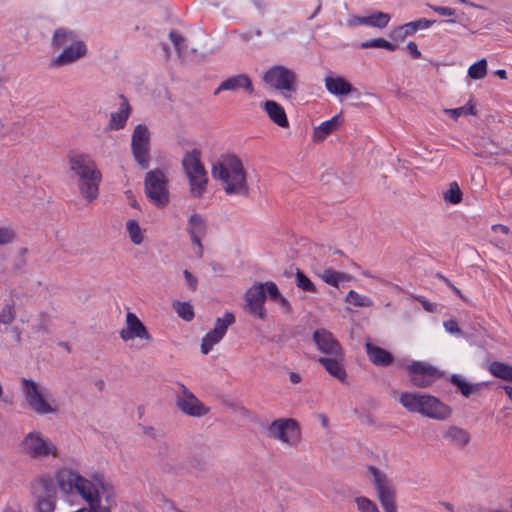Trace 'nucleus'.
Returning a JSON list of instances; mask_svg holds the SVG:
<instances>
[{
    "instance_id": "nucleus-23",
    "label": "nucleus",
    "mask_w": 512,
    "mask_h": 512,
    "mask_svg": "<svg viewBox=\"0 0 512 512\" xmlns=\"http://www.w3.org/2000/svg\"><path fill=\"white\" fill-rule=\"evenodd\" d=\"M324 83L326 90L334 96H346L355 91L352 84L342 76H326Z\"/></svg>"
},
{
    "instance_id": "nucleus-31",
    "label": "nucleus",
    "mask_w": 512,
    "mask_h": 512,
    "mask_svg": "<svg viewBox=\"0 0 512 512\" xmlns=\"http://www.w3.org/2000/svg\"><path fill=\"white\" fill-rule=\"evenodd\" d=\"M488 371L496 378L512 382V366L509 364L493 361L489 364Z\"/></svg>"
},
{
    "instance_id": "nucleus-49",
    "label": "nucleus",
    "mask_w": 512,
    "mask_h": 512,
    "mask_svg": "<svg viewBox=\"0 0 512 512\" xmlns=\"http://www.w3.org/2000/svg\"><path fill=\"white\" fill-rule=\"evenodd\" d=\"M15 319V309L13 304H6L0 311V323L11 324Z\"/></svg>"
},
{
    "instance_id": "nucleus-39",
    "label": "nucleus",
    "mask_w": 512,
    "mask_h": 512,
    "mask_svg": "<svg viewBox=\"0 0 512 512\" xmlns=\"http://www.w3.org/2000/svg\"><path fill=\"white\" fill-rule=\"evenodd\" d=\"M468 76L473 80H481L487 75V61L481 59L468 68Z\"/></svg>"
},
{
    "instance_id": "nucleus-22",
    "label": "nucleus",
    "mask_w": 512,
    "mask_h": 512,
    "mask_svg": "<svg viewBox=\"0 0 512 512\" xmlns=\"http://www.w3.org/2000/svg\"><path fill=\"white\" fill-rule=\"evenodd\" d=\"M344 353L341 356H326L320 357L319 363L323 365L326 371L340 382H345L347 374L343 366Z\"/></svg>"
},
{
    "instance_id": "nucleus-54",
    "label": "nucleus",
    "mask_w": 512,
    "mask_h": 512,
    "mask_svg": "<svg viewBox=\"0 0 512 512\" xmlns=\"http://www.w3.org/2000/svg\"><path fill=\"white\" fill-rule=\"evenodd\" d=\"M407 51L414 59H420L422 54L420 50L418 49V46L415 42L410 41L406 45Z\"/></svg>"
},
{
    "instance_id": "nucleus-63",
    "label": "nucleus",
    "mask_w": 512,
    "mask_h": 512,
    "mask_svg": "<svg viewBox=\"0 0 512 512\" xmlns=\"http://www.w3.org/2000/svg\"><path fill=\"white\" fill-rule=\"evenodd\" d=\"M495 74L500 78V79H507V72L504 70V69H499L495 72Z\"/></svg>"
},
{
    "instance_id": "nucleus-28",
    "label": "nucleus",
    "mask_w": 512,
    "mask_h": 512,
    "mask_svg": "<svg viewBox=\"0 0 512 512\" xmlns=\"http://www.w3.org/2000/svg\"><path fill=\"white\" fill-rule=\"evenodd\" d=\"M81 496L89 504V507L85 508L86 512H111L110 508L101 506L99 491L94 486L88 488Z\"/></svg>"
},
{
    "instance_id": "nucleus-11",
    "label": "nucleus",
    "mask_w": 512,
    "mask_h": 512,
    "mask_svg": "<svg viewBox=\"0 0 512 512\" xmlns=\"http://www.w3.org/2000/svg\"><path fill=\"white\" fill-rule=\"evenodd\" d=\"M180 388L176 395V405L185 415L191 417H203L207 415L210 408L203 404L184 384L178 383Z\"/></svg>"
},
{
    "instance_id": "nucleus-9",
    "label": "nucleus",
    "mask_w": 512,
    "mask_h": 512,
    "mask_svg": "<svg viewBox=\"0 0 512 512\" xmlns=\"http://www.w3.org/2000/svg\"><path fill=\"white\" fill-rule=\"evenodd\" d=\"M21 383L24 397L31 410L40 415L56 412V409L47 401L45 394L36 382L23 378Z\"/></svg>"
},
{
    "instance_id": "nucleus-52",
    "label": "nucleus",
    "mask_w": 512,
    "mask_h": 512,
    "mask_svg": "<svg viewBox=\"0 0 512 512\" xmlns=\"http://www.w3.org/2000/svg\"><path fill=\"white\" fill-rule=\"evenodd\" d=\"M443 325H444V328L446 329V331L451 334H456V333L460 334L461 333L458 323L453 319L445 321Z\"/></svg>"
},
{
    "instance_id": "nucleus-37",
    "label": "nucleus",
    "mask_w": 512,
    "mask_h": 512,
    "mask_svg": "<svg viewBox=\"0 0 512 512\" xmlns=\"http://www.w3.org/2000/svg\"><path fill=\"white\" fill-rule=\"evenodd\" d=\"M435 23V20H428L425 18H421L415 21H411L403 25L402 29L404 30V35H412L418 30L428 29Z\"/></svg>"
},
{
    "instance_id": "nucleus-30",
    "label": "nucleus",
    "mask_w": 512,
    "mask_h": 512,
    "mask_svg": "<svg viewBox=\"0 0 512 512\" xmlns=\"http://www.w3.org/2000/svg\"><path fill=\"white\" fill-rule=\"evenodd\" d=\"M317 276L324 281L326 284L336 287H339V283L346 281L349 279V276L340 271H336L332 268H326L322 272L318 273Z\"/></svg>"
},
{
    "instance_id": "nucleus-32",
    "label": "nucleus",
    "mask_w": 512,
    "mask_h": 512,
    "mask_svg": "<svg viewBox=\"0 0 512 512\" xmlns=\"http://www.w3.org/2000/svg\"><path fill=\"white\" fill-rule=\"evenodd\" d=\"M422 399L423 395L404 392L400 394L398 400L408 411L419 413Z\"/></svg>"
},
{
    "instance_id": "nucleus-46",
    "label": "nucleus",
    "mask_w": 512,
    "mask_h": 512,
    "mask_svg": "<svg viewBox=\"0 0 512 512\" xmlns=\"http://www.w3.org/2000/svg\"><path fill=\"white\" fill-rule=\"evenodd\" d=\"M445 113L452 119L457 120L462 115H475V109L473 105L467 104L459 108L446 109Z\"/></svg>"
},
{
    "instance_id": "nucleus-53",
    "label": "nucleus",
    "mask_w": 512,
    "mask_h": 512,
    "mask_svg": "<svg viewBox=\"0 0 512 512\" xmlns=\"http://www.w3.org/2000/svg\"><path fill=\"white\" fill-rule=\"evenodd\" d=\"M183 274H184V277L186 279V282H187L189 288L191 290L195 291L197 288V284H198L197 278L188 270H184Z\"/></svg>"
},
{
    "instance_id": "nucleus-3",
    "label": "nucleus",
    "mask_w": 512,
    "mask_h": 512,
    "mask_svg": "<svg viewBox=\"0 0 512 512\" xmlns=\"http://www.w3.org/2000/svg\"><path fill=\"white\" fill-rule=\"evenodd\" d=\"M201 155V151L195 148L185 153L182 159V166L189 179L190 192L194 198L202 197L208 182Z\"/></svg>"
},
{
    "instance_id": "nucleus-50",
    "label": "nucleus",
    "mask_w": 512,
    "mask_h": 512,
    "mask_svg": "<svg viewBox=\"0 0 512 512\" xmlns=\"http://www.w3.org/2000/svg\"><path fill=\"white\" fill-rule=\"evenodd\" d=\"M263 284H264L265 293H267L269 298L273 301L277 300V298H279V296L281 295L277 285L271 281L263 283Z\"/></svg>"
},
{
    "instance_id": "nucleus-44",
    "label": "nucleus",
    "mask_w": 512,
    "mask_h": 512,
    "mask_svg": "<svg viewBox=\"0 0 512 512\" xmlns=\"http://www.w3.org/2000/svg\"><path fill=\"white\" fill-rule=\"evenodd\" d=\"M175 310L179 317L185 321H190L194 317L193 307L187 302H177L175 304Z\"/></svg>"
},
{
    "instance_id": "nucleus-25",
    "label": "nucleus",
    "mask_w": 512,
    "mask_h": 512,
    "mask_svg": "<svg viewBox=\"0 0 512 512\" xmlns=\"http://www.w3.org/2000/svg\"><path fill=\"white\" fill-rule=\"evenodd\" d=\"M263 109L267 113L269 119L281 128L289 127V121L284 108L274 100H266Z\"/></svg>"
},
{
    "instance_id": "nucleus-27",
    "label": "nucleus",
    "mask_w": 512,
    "mask_h": 512,
    "mask_svg": "<svg viewBox=\"0 0 512 512\" xmlns=\"http://www.w3.org/2000/svg\"><path fill=\"white\" fill-rule=\"evenodd\" d=\"M338 116L322 122L319 126L314 128L313 139L316 142L324 141L329 134H331L339 126Z\"/></svg>"
},
{
    "instance_id": "nucleus-43",
    "label": "nucleus",
    "mask_w": 512,
    "mask_h": 512,
    "mask_svg": "<svg viewBox=\"0 0 512 512\" xmlns=\"http://www.w3.org/2000/svg\"><path fill=\"white\" fill-rule=\"evenodd\" d=\"M296 286L305 291L310 293H316L317 288L315 284L301 271L297 270L296 272Z\"/></svg>"
},
{
    "instance_id": "nucleus-51",
    "label": "nucleus",
    "mask_w": 512,
    "mask_h": 512,
    "mask_svg": "<svg viewBox=\"0 0 512 512\" xmlns=\"http://www.w3.org/2000/svg\"><path fill=\"white\" fill-rule=\"evenodd\" d=\"M428 7L441 16H455L456 10L451 7L428 4Z\"/></svg>"
},
{
    "instance_id": "nucleus-33",
    "label": "nucleus",
    "mask_w": 512,
    "mask_h": 512,
    "mask_svg": "<svg viewBox=\"0 0 512 512\" xmlns=\"http://www.w3.org/2000/svg\"><path fill=\"white\" fill-rule=\"evenodd\" d=\"M24 448H55L39 432H30L23 440Z\"/></svg>"
},
{
    "instance_id": "nucleus-21",
    "label": "nucleus",
    "mask_w": 512,
    "mask_h": 512,
    "mask_svg": "<svg viewBox=\"0 0 512 512\" xmlns=\"http://www.w3.org/2000/svg\"><path fill=\"white\" fill-rule=\"evenodd\" d=\"M86 46L82 41H73L63 52L52 60V66L60 67L75 62L86 54Z\"/></svg>"
},
{
    "instance_id": "nucleus-38",
    "label": "nucleus",
    "mask_w": 512,
    "mask_h": 512,
    "mask_svg": "<svg viewBox=\"0 0 512 512\" xmlns=\"http://www.w3.org/2000/svg\"><path fill=\"white\" fill-rule=\"evenodd\" d=\"M345 302H348L356 307H370L373 305L371 298L361 295L354 290H350L345 296Z\"/></svg>"
},
{
    "instance_id": "nucleus-56",
    "label": "nucleus",
    "mask_w": 512,
    "mask_h": 512,
    "mask_svg": "<svg viewBox=\"0 0 512 512\" xmlns=\"http://www.w3.org/2000/svg\"><path fill=\"white\" fill-rule=\"evenodd\" d=\"M94 487L99 491L98 488L102 489L103 491L106 489V484L104 482V476L102 474H96L93 476V482Z\"/></svg>"
},
{
    "instance_id": "nucleus-5",
    "label": "nucleus",
    "mask_w": 512,
    "mask_h": 512,
    "mask_svg": "<svg viewBox=\"0 0 512 512\" xmlns=\"http://www.w3.org/2000/svg\"><path fill=\"white\" fill-rule=\"evenodd\" d=\"M151 134L148 127L138 124L131 136V151L140 168L147 169L150 163Z\"/></svg>"
},
{
    "instance_id": "nucleus-60",
    "label": "nucleus",
    "mask_w": 512,
    "mask_h": 512,
    "mask_svg": "<svg viewBox=\"0 0 512 512\" xmlns=\"http://www.w3.org/2000/svg\"><path fill=\"white\" fill-rule=\"evenodd\" d=\"M364 20H366L365 16H355L349 20V24L354 26L365 25Z\"/></svg>"
},
{
    "instance_id": "nucleus-14",
    "label": "nucleus",
    "mask_w": 512,
    "mask_h": 512,
    "mask_svg": "<svg viewBox=\"0 0 512 512\" xmlns=\"http://www.w3.org/2000/svg\"><path fill=\"white\" fill-rule=\"evenodd\" d=\"M42 492L37 495L35 502L36 512H54L57 501V486L52 478L40 479Z\"/></svg>"
},
{
    "instance_id": "nucleus-24",
    "label": "nucleus",
    "mask_w": 512,
    "mask_h": 512,
    "mask_svg": "<svg viewBox=\"0 0 512 512\" xmlns=\"http://www.w3.org/2000/svg\"><path fill=\"white\" fill-rule=\"evenodd\" d=\"M365 350L369 360L376 366L388 367L394 361L390 352L370 342L365 344Z\"/></svg>"
},
{
    "instance_id": "nucleus-7",
    "label": "nucleus",
    "mask_w": 512,
    "mask_h": 512,
    "mask_svg": "<svg viewBox=\"0 0 512 512\" xmlns=\"http://www.w3.org/2000/svg\"><path fill=\"white\" fill-rule=\"evenodd\" d=\"M269 435L284 444L296 445L301 438L299 423L293 418H279L274 420L268 427Z\"/></svg>"
},
{
    "instance_id": "nucleus-20",
    "label": "nucleus",
    "mask_w": 512,
    "mask_h": 512,
    "mask_svg": "<svg viewBox=\"0 0 512 512\" xmlns=\"http://www.w3.org/2000/svg\"><path fill=\"white\" fill-rule=\"evenodd\" d=\"M239 89H243L249 94L254 92L252 81L247 74H238L228 77L216 88L214 95H218L222 91H237Z\"/></svg>"
},
{
    "instance_id": "nucleus-55",
    "label": "nucleus",
    "mask_w": 512,
    "mask_h": 512,
    "mask_svg": "<svg viewBox=\"0 0 512 512\" xmlns=\"http://www.w3.org/2000/svg\"><path fill=\"white\" fill-rule=\"evenodd\" d=\"M50 453L54 457L57 456V450H31V457L36 459L42 456H48Z\"/></svg>"
},
{
    "instance_id": "nucleus-18",
    "label": "nucleus",
    "mask_w": 512,
    "mask_h": 512,
    "mask_svg": "<svg viewBox=\"0 0 512 512\" xmlns=\"http://www.w3.org/2000/svg\"><path fill=\"white\" fill-rule=\"evenodd\" d=\"M451 409L438 398L423 395L419 413L436 420H445L450 417Z\"/></svg>"
},
{
    "instance_id": "nucleus-12",
    "label": "nucleus",
    "mask_w": 512,
    "mask_h": 512,
    "mask_svg": "<svg viewBox=\"0 0 512 512\" xmlns=\"http://www.w3.org/2000/svg\"><path fill=\"white\" fill-rule=\"evenodd\" d=\"M235 322V316L231 312H226L223 317L217 318L215 327L209 331L202 339L201 352L208 354L214 345L219 343L227 332L230 325Z\"/></svg>"
},
{
    "instance_id": "nucleus-45",
    "label": "nucleus",
    "mask_w": 512,
    "mask_h": 512,
    "mask_svg": "<svg viewBox=\"0 0 512 512\" xmlns=\"http://www.w3.org/2000/svg\"><path fill=\"white\" fill-rule=\"evenodd\" d=\"M355 503L357 505L358 510L361 512H380L377 505L367 497H356Z\"/></svg>"
},
{
    "instance_id": "nucleus-17",
    "label": "nucleus",
    "mask_w": 512,
    "mask_h": 512,
    "mask_svg": "<svg viewBox=\"0 0 512 512\" xmlns=\"http://www.w3.org/2000/svg\"><path fill=\"white\" fill-rule=\"evenodd\" d=\"M188 233L193 245L194 254L201 258L203 256L201 241L207 233V226L201 215L195 213L190 216L188 221Z\"/></svg>"
},
{
    "instance_id": "nucleus-4",
    "label": "nucleus",
    "mask_w": 512,
    "mask_h": 512,
    "mask_svg": "<svg viewBox=\"0 0 512 512\" xmlns=\"http://www.w3.org/2000/svg\"><path fill=\"white\" fill-rule=\"evenodd\" d=\"M263 81L271 88L280 91L285 97L297 90V74L294 70L283 66H271L263 75Z\"/></svg>"
},
{
    "instance_id": "nucleus-26",
    "label": "nucleus",
    "mask_w": 512,
    "mask_h": 512,
    "mask_svg": "<svg viewBox=\"0 0 512 512\" xmlns=\"http://www.w3.org/2000/svg\"><path fill=\"white\" fill-rule=\"evenodd\" d=\"M120 100L121 103L119 110L117 112H113L110 117L109 127L112 130H119L124 128L130 115L131 108L127 98L123 95H120Z\"/></svg>"
},
{
    "instance_id": "nucleus-6",
    "label": "nucleus",
    "mask_w": 512,
    "mask_h": 512,
    "mask_svg": "<svg viewBox=\"0 0 512 512\" xmlns=\"http://www.w3.org/2000/svg\"><path fill=\"white\" fill-rule=\"evenodd\" d=\"M145 193L147 198L157 207H165L169 203L167 179L160 170H153L146 174Z\"/></svg>"
},
{
    "instance_id": "nucleus-8",
    "label": "nucleus",
    "mask_w": 512,
    "mask_h": 512,
    "mask_svg": "<svg viewBox=\"0 0 512 512\" xmlns=\"http://www.w3.org/2000/svg\"><path fill=\"white\" fill-rule=\"evenodd\" d=\"M406 371L411 384L420 388L432 385L442 376L438 368L422 361H412L406 366Z\"/></svg>"
},
{
    "instance_id": "nucleus-61",
    "label": "nucleus",
    "mask_w": 512,
    "mask_h": 512,
    "mask_svg": "<svg viewBox=\"0 0 512 512\" xmlns=\"http://www.w3.org/2000/svg\"><path fill=\"white\" fill-rule=\"evenodd\" d=\"M493 230L494 231L500 230L504 234H508L509 231H510L507 226L502 225V224H498V225L493 226Z\"/></svg>"
},
{
    "instance_id": "nucleus-41",
    "label": "nucleus",
    "mask_w": 512,
    "mask_h": 512,
    "mask_svg": "<svg viewBox=\"0 0 512 512\" xmlns=\"http://www.w3.org/2000/svg\"><path fill=\"white\" fill-rule=\"evenodd\" d=\"M360 47L363 48V49H368V48H382V49H386L388 51H395L396 50V45L387 41L386 39H383V38H376V39H371V40H366L364 42H361L360 44Z\"/></svg>"
},
{
    "instance_id": "nucleus-42",
    "label": "nucleus",
    "mask_w": 512,
    "mask_h": 512,
    "mask_svg": "<svg viewBox=\"0 0 512 512\" xmlns=\"http://www.w3.org/2000/svg\"><path fill=\"white\" fill-rule=\"evenodd\" d=\"M74 40V34L66 29H58L53 35V45L56 47L64 46L68 43H72Z\"/></svg>"
},
{
    "instance_id": "nucleus-48",
    "label": "nucleus",
    "mask_w": 512,
    "mask_h": 512,
    "mask_svg": "<svg viewBox=\"0 0 512 512\" xmlns=\"http://www.w3.org/2000/svg\"><path fill=\"white\" fill-rule=\"evenodd\" d=\"M16 239V232L10 226H0V246L11 244Z\"/></svg>"
},
{
    "instance_id": "nucleus-19",
    "label": "nucleus",
    "mask_w": 512,
    "mask_h": 512,
    "mask_svg": "<svg viewBox=\"0 0 512 512\" xmlns=\"http://www.w3.org/2000/svg\"><path fill=\"white\" fill-rule=\"evenodd\" d=\"M313 341L318 350L327 356H341L343 349L331 332L325 329H317L313 333Z\"/></svg>"
},
{
    "instance_id": "nucleus-34",
    "label": "nucleus",
    "mask_w": 512,
    "mask_h": 512,
    "mask_svg": "<svg viewBox=\"0 0 512 512\" xmlns=\"http://www.w3.org/2000/svg\"><path fill=\"white\" fill-rule=\"evenodd\" d=\"M450 381L457 387L459 392L465 397H469L473 392L479 390V388L482 386V384L480 383L470 384L461 376L456 374H453L451 376Z\"/></svg>"
},
{
    "instance_id": "nucleus-35",
    "label": "nucleus",
    "mask_w": 512,
    "mask_h": 512,
    "mask_svg": "<svg viewBox=\"0 0 512 512\" xmlns=\"http://www.w3.org/2000/svg\"><path fill=\"white\" fill-rule=\"evenodd\" d=\"M365 17L366 20H364L363 22H365L366 26L375 27L379 29L385 28L391 19L388 13H384L381 11H377Z\"/></svg>"
},
{
    "instance_id": "nucleus-40",
    "label": "nucleus",
    "mask_w": 512,
    "mask_h": 512,
    "mask_svg": "<svg viewBox=\"0 0 512 512\" xmlns=\"http://www.w3.org/2000/svg\"><path fill=\"white\" fill-rule=\"evenodd\" d=\"M462 191L457 182H452L447 191L444 192L443 198L447 203L456 205L462 201Z\"/></svg>"
},
{
    "instance_id": "nucleus-1",
    "label": "nucleus",
    "mask_w": 512,
    "mask_h": 512,
    "mask_svg": "<svg viewBox=\"0 0 512 512\" xmlns=\"http://www.w3.org/2000/svg\"><path fill=\"white\" fill-rule=\"evenodd\" d=\"M68 173L77 186L80 196L92 203L99 196L102 172L95 159L88 153L74 151L67 156Z\"/></svg>"
},
{
    "instance_id": "nucleus-64",
    "label": "nucleus",
    "mask_w": 512,
    "mask_h": 512,
    "mask_svg": "<svg viewBox=\"0 0 512 512\" xmlns=\"http://www.w3.org/2000/svg\"><path fill=\"white\" fill-rule=\"evenodd\" d=\"M507 396L512 400V386H504Z\"/></svg>"
},
{
    "instance_id": "nucleus-10",
    "label": "nucleus",
    "mask_w": 512,
    "mask_h": 512,
    "mask_svg": "<svg viewBox=\"0 0 512 512\" xmlns=\"http://www.w3.org/2000/svg\"><path fill=\"white\" fill-rule=\"evenodd\" d=\"M119 336L124 342L137 339L142 345H148L152 341V335L139 317L128 311L125 318V326L119 331Z\"/></svg>"
},
{
    "instance_id": "nucleus-15",
    "label": "nucleus",
    "mask_w": 512,
    "mask_h": 512,
    "mask_svg": "<svg viewBox=\"0 0 512 512\" xmlns=\"http://www.w3.org/2000/svg\"><path fill=\"white\" fill-rule=\"evenodd\" d=\"M266 300V293L264 290L263 283H257L250 287L245 294L246 308L250 314L264 319L266 316V310L264 308V302Z\"/></svg>"
},
{
    "instance_id": "nucleus-58",
    "label": "nucleus",
    "mask_w": 512,
    "mask_h": 512,
    "mask_svg": "<svg viewBox=\"0 0 512 512\" xmlns=\"http://www.w3.org/2000/svg\"><path fill=\"white\" fill-rule=\"evenodd\" d=\"M385 512H397L396 500L380 503Z\"/></svg>"
},
{
    "instance_id": "nucleus-57",
    "label": "nucleus",
    "mask_w": 512,
    "mask_h": 512,
    "mask_svg": "<svg viewBox=\"0 0 512 512\" xmlns=\"http://www.w3.org/2000/svg\"><path fill=\"white\" fill-rule=\"evenodd\" d=\"M417 299L427 312H434L436 310V305L428 301L426 298L418 297Z\"/></svg>"
},
{
    "instance_id": "nucleus-59",
    "label": "nucleus",
    "mask_w": 512,
    "mask_h": 512,
    "mask_svg": "<svg viewBox=\"0 0 512 512\" xmlns=\"http://www.w3.org/2000/svg\"><path fill=\"white\" fill-rule=\"evenodd\" d=\"M289 381L292 384H299L302 381V377L299 373L290 371L289 372Z\"/></svg>"
},
{
    "instance_id": "nucleus-36",
    "label": "nucleus",
    "mask_w": 512,
    "mask_h": 512,
    "mask_svg": "<svg viewBox=\"0 0 512 512\" xmlns=\"http://www.w3.org/2000/svg\"><path fill=\"white\" fill-rule=\"evenodd\" d=\"M126 230L129 234L131 242L135 245H140L144 240L143 231L139 223L134 219H129L126 222Z\"/></svg>"
},
{
    "instance_id": "nucleus-47",
    "label": "nucleus",
    "mask_w": 512,
    "mask_h": 512,
    "mask_svg": "<svg viewBox=\"0 0 512 512\" xmlns=\"http://www.w3.org/2000/svg\"><path fill=\"white\" fill-rule=\"evenodd\" d=\"M169 38L172 41L179 57H182L186 50V39L174 30L169 33Z\"/></svg>"
},
{
    "instance_id": "nucleus-16",
    "label": "nucleus",
    "mask_w": 512,
    "mask_h": 512,
    "mask_svg": "<svg viewBox=\"0 0 512 512\" xmlns=\"http://www.w3.org/2000/svg\"><path fill=\"white\" fill-rule=\"evenodd\" d=\"M369 472L373 477V485L377 493L380 503L385 501L396 500V490L391 480L381 473L376 467L369 466Z\"/></svg>"
},
{
    "instance_id": "nucleus-62",
    "label": "nucleus",
    "mask_w": 512,
    "mask_h": 512,
    "mask_svg": "<svg viewBox=\"0 0 512 512\" xmlns=\"http://www.w3.org/2000/svg\"><path fill=\"white\" fill-rule=\"evenodd\" d=\"M276 301L279 302V304L285 308H289L290 306L288 300L282 295H280Z\"/></svg>"
},
{
    "instance_id": "nucleus-29",
    "label": "nucleus",
    "mask_w": 512,
    "mask_h": 512,
    "mask_svg": "<svg viewBox=\"0 0 512 512\" xmlns=\"http://www.w3.org/2000/svg\"><path fill=\"white\" fill-rule=\"evenodd\" d=\"M444 438L449 440V444L455 446H465L470 440L468 432L459 427H450L444 434Z\"/></svg>"
},
{
    "instance_id": "nucleus-2",
    "label": "nucleus",
    "mask_w": 512,
    "mask_h": 512,
    "mask_svg": "<svg viewBox=\"0 0 512 512\" xmlns=\"http://www.w3.org/2000/svg\"><path fill=\"white\" fill-rule=\"evenodd\" d=\"M211 173L226 195L248 196L247 171L237 155L231 153L221 155L213 163Z\"/></svg>"
},
{
    "instance_id": "nucleus-13",
    "label": "nucleus",
    "mask_w": 512,
    "mask_h": 512,
    "mask_svg": "<svg viewBox=\"0 0 512 512\" xmlns=\"http://www.w3.org/2000/svg\"><path fill=\"white\" fill-rule=\"evenodd\" d=\"M56 486L68 494L76 489L79 495H84L88 488H93L92 481H89L68 469L59 470L56 473Z\"/></svg>"
}]
</instances>
